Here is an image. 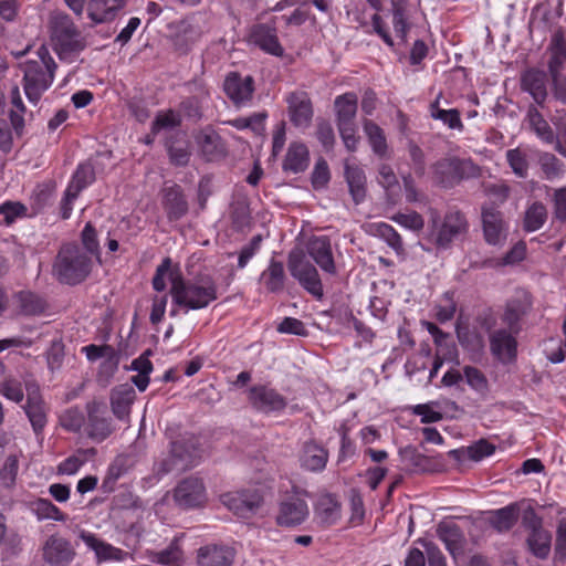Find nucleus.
<instances>
[{"label":"nucleus","mask_w":566,"mask_h":566,"mask_svg":"<svg viewBox=\"0 0 566 566\" xmlns=\"http://www.w3.org/2000/svg\"><path fill=\"white\" fill-rule=\"evenodd\" d=\"M14 302L19 314L23 316H40L45 313L48 308L46 300L30 290H22L14 294Z\"/></svg>","instance_id":"c756f323"},{"label":"nucleus","mask_w":566,"mask_h":566,"mask_svg":"<svg viewBox=\"0 0 566 566\" xmlns=\"http://www.w3.org/2000/svg\"><path fill=\"white\" fill-rule=\"evenodd\" d=\"M87 453H95L94 449H80L76 453L67 457L64 459L60 464L57 465V473L59 474H65V475H73L80 471V469L85 464L87 461L86 454Z\"/></svg>","instance_id":"8fccbe9b"},{"label":"nucleus","mask_w":566,"mask_h":566,"mask_svg":"<svg viewBox=\"0 0 566 566\" xmlns=\"http://www.w3.org/2000/svg\"><path fill=\"white\" fill-rule=\"evenodd\" d=\"M135 399V390L133 387L124 385L115 388L111 396V406L113 413L123 419L129 413L130 405Z\"/></svg>","instance_id":"ea45409f"},{"label":"nucleus","mask_w":566,"mask_h":566,"mask_svg":"<svg viewBox=\"0 0 566 566\" xmlns=\"http://www.w3.org/2000/svg\"><path fill=\"white\" fill-rule=\"evenodd\" d=\"M547 73L538 69L526 70L521 77V86L533 97L534 102L543 107L547 98Z\"/></svg>","instance_id":"5701e85b"},{"label":"nucleus","mask_w":566,"mask_h":566,"mask_svg":"<svg viewBox=\"0 0 566 566\" xmlns=\"http://www.w3.org/2000/svg\"><path fill=\"white\" fill-rule=\"evenodd\" d=\"M82 249L91 258L95 256L101 261V247L98 233L92 222H87L80 234Z\"/></svg>","instance_id":"de8ad7c7"},{"label":"nucleus","mask_w":566,"mask_h":566,"mask_svg":"<svg viewBox=\"0 0 566 566\" xmlns=\"http://www.w3.org/2000/svg\"><path fill=\"white\" fill-rule=\"evenodd\" d=\"M522 526L528 534L544 528V521L543 517L537 514L535 509L528 505L522 513Z\"/></svg>","instance_id":"e2e57ef3"},{"label":"nucleus","mask_w":566,"mask_h":566,"mask_svg":"<svg viewBox=\"0 0 566 566\" xmlns=\"http://www.w3.org/2000/svg\"><path fill=\"white\" fill-rule=\"evenodd\" d=\"M433 174L439 185L443 188H452L463 179L478 176L479 168L471 159L447 157L434 164Z\"/></svg>","instance_id":"423d86ee"},{"label":"nucleus","mask_w":566,"mask_h":566,"mask_svg":"<svg viewBox=\"0 0 566 566\" xmlns=\"http://www.w3.org/2000/svg\"><path fill=\"white\" fill-rule=\"evenodd\" d=\"M106 407L99 402L93 401L87 403V436L97 442L107 439L112 432L113 427L111 419L106 417Z\"/></svg>","instance_id":"aec40b11"},{"label":"nucleus","mask_w":566,"mask_h":566,"mask_svg":"<svg viewBox=\"0 0 566 566\" xmlns=\"http://www.w3.org/2000/svg\"><path fill=\"white\" fill-rule=\"evenodd\" d=\"M437 536L453 558L463 554L465 538L458 524L449 521L440 522L437 527Z\"/></svg>","instance_id":"393cba45"},{"label":"nucleus","mask_w":566,"mask_h":566,"mask_svg":"<svg viewBox=\"0 0 566 566\" xmlns=\"http://www.w3.org/2000/svg\"><path fill=\"white\" fill-rule=\"evenodd\" d=\"M170 281L169 294L172 304L185 314L190 311L207 308L219 297V289L211 275H201L186 279L178 264L172 265L170 258H165L157 266L151 280L156 292H164L167 287L165 277Z\"/></svg>","instance_id":"f257e3e1"},{"label":"nucleus","mask_w":566,"mask_h":566,"mask_svg":"<svg viewBox=\"0 0 566 566\" xmlns=\"http://www.w3.org/2000/svg\"><path fill=\"white\" fill-rule=\"evenodd\" d=\"M92 265V258L76 242H67L61 245L52 272L60 283L76 285L90 275Z\"/></svg>","instance_id":"7ed1b4c3"},{"label":"nucleus","mask_w":566,"mask_h":566,"mask_svg":"<svg viewBox=\"0 0 566 566\" xmlns=\"http://www.w3.org/2000/svg\"><path fill=\"white\" fill-rule=\"evenodd\" d=\"M306 250L322 271L331 275L336 274L337 270L332 252V244L327 235L312 237L306 244Z\"/></svg>","instance_id":"412c9836"},{"label":"nucleus","mask_w":566,"mask_h":566,"mask_svg":"<svg viewBox=\"0 0 566 566\" xmlns=\"http://www.w3.org/2000/svg\"><path fill=\"white\" fill-rule=\"evenodd\" d=\"M289 117L293 126L307 128L313 119L314 108L308 93L296 91L285 97Z\"/></svg>","instance_id":"ddd939ff"},{"label":"nucleus","mask_w":566,"mask_h":566,"mask_svg":"<svg viewBox=\"0 0 566 566\" xmlns=\"http://www.w3.org/2000/svg\"><path fill=\"white\" fill-rule=\"evenodd\" d=\"M430 109L432 118L443 122L451 129H463V123L458 109H442L439 107L438 101L431 104Z\"/></svg>","instance_id":"3c124183"},{"label":"nucleus","mask_w":566,"mask_h":566,"mask_svg":"<svg viewBox=\"0 0 566 566\" xmlns=\"http://www.w3.org/2000/svg\"><path fill=\"white\" fill-rule=\"evenodd\" d=\"M163 208L169 221H177L188 212V202L179 185L163 189Z\"/></svg>","instance_id":"a878e982"},{"label":"nucleus","mask_w":566,"mask_h":566,"mask_svg":"<svg viewBox=\"0 0 566 566\" xmlns=\"http://www.w3.org/2000/svg\"><path fill=\"white\" fill-rule=\"evenodd\" d=\"M518 334L507 328L495 329L490 335V349L492 355L503 364L512 363L517 357Z\"/></svg>","instance_id":"6ab92c4d"},{"label":"nucleus","mask_w":566,"mask_h":566,"mask_svg":"<svg viewBox=\"0 0 566 566\" xmlns=\"http://www.w3.org/2000/svg\"><path fill=\"white\" fill-rule=\"evenodd\" d=\"M506 159L513 172L518 177L527 175L528 161L526 154L518 148L510 149L506 151Z\"/></svg>","instance_id":"6e6d98bb"},{"label":"nucleus","mask_w":566,"mask_h":566,"mask_svg":"<svg viewBox=\"0 0 566 566\" xmlns=\"http://www.w3.org/2000/svg\"><path fill=\"white\" fill-rule=\"evenodd\" d=\"M196 446L191 438L171 441L170 457L163 462V471H184L196 465Z\"/></svg>","instance_id":"9d476101"},{"label":"nucleus","mask_w":566,"mask_h":566,"mask_svg":"<svg viewBox=\"0 0 566 566\" xmlns=\"http://www.w3.org/2000/svg\"><path fill=\"white\" fill-rule=\"evenodd\" d=\"M237 549L223 543L206 544L197 549V566H232Z\"/></svg>","instance_id":"dca6fc26"},{"label":"nucleus","mask_w":566,"mask_h":566,"mask_svg":"<svg viewBox=\"0 0 566 566\" xmlns=\"http://www.w3.org/2000/svg\"><path fill=\"white\" fill-rule=\"evenodd\" d=\"M148 557L151 563L161 566L185 565V552L178 538H174L166 548L151 552Z\"/></svg>","instance_id":"f704fd0d"},{"label":"nucleus","mask_w":566,"mask_h":566,"mask_svg":"<svg viewBox=\"0 0 566 566\" xmlns=\"http://www.w3.org/2000/svg\"><path fill=\"white\" fill-rule=\"evenodd\" d=\"M251 406L264 415H279L287 407V399L269 385H254L248 391Z\"/></svg>","instance_id":"6e6552de"},{"label":"nucleus","mask_w":566,"mask_h":566,"mask_svg":"<svg viewBox=\"0 0 566 566\" xmlns=\"http://www.w3.org/2000/svg\"><path fill=\"white\" fill-rule=\"evenodd\" d=\"M457 312V304L453 300V294L450 292L444 293L443 303L434 306L436 319L443 324L451 321Z\"/></svg>","instance_id":"5fc2aeb1"},{"label":"nucleus","mask_w":566,"mask_h":566,"mask_svg":"<svg viewBox=\"0 0 566 566\" xmlns=\"http://www.w3.org/2000/svg\"><path fill=\"white\" fill-rule=\"evenodd\" d=\"M316 515L324 526L335 525L342 517V504L337 496L325 493L318 497Z\"/></svg>","instance_id":"2f4dec72"},{"label":"nucleus","mask_w":566,"mask_h":566,"mask_svg":"<svg viewBox=\"0 0 566 566\" xmlns=\"http://www.w3.org/2000/svg\"><path fill=\"white\" fill-rule=\"evenodd\" d=\"M31 512L39 521L53 520L56 522H65L67 515L63 513L55 504L44 497H38L30 503Z\"/></svg>","instance_id":"c03bdc74"},{"label":"nucleus","mask_w":566,"mask_h":566,"mask_svg":"<svg viewBox=\"0 0 566 566\" xmlns=\"http://www.w3.org/2000/svg\"><path fill=\"white\" fill-rule=\"evenodd\" d=\"M284 281L283 263L272 259L269 266L261 273V282L270 293H277L283 290Z\"/></svg>","instance_id":"a19ab883"},{"label":"nucleus","mask_w":566,"mask_h":566,"mask_svg":"<svg viewBox=\"0 0 566 566\" xmlns=\"http://www.w3.org/2000/svg\"><path fill=\"white\" fill-rule=\"evenodd\" d=\"M345 178L350 196L356 205L363 202L366 197V176L357 165L345 164Z\"/></svg>","instance_id":"c9c22d12"},{"label":"nucleus","mask_w":566,"mask_h":566,"mask_svg":"<svg viewBox=\"0 0 566 566\" xmlns=\"http://www.w3.org/2000/svg\"><path fill=\"white\" fill-rule=\"evenodd\" d=\"M51 38L60 55H70L84 49V43L74 22L64 13L52 15Z\"/></svg>","instance_id":"20e7f679"},{"label":"nucleus","mask_w":566,"mask_h":566,"mask_svg":"<svg viewBox=\"0 0 566 566\" xmlns=\"http://www.w3.org/2000/svg\"><path fill=\"white\" fill-rule=\"evenodd\" d=\"M75 557L72 543L59 535H50L42 546V558L50 566H67Z\"/></svg>","instance_id":"9b49d317"},{"label":"nucleus","mask_w":566,"mask_h":566,"mask_svg":"<svg viewBox=\"0 0 566 566\" xmlns=\"http://www.w3.org/2000/svg\"><path fill=\"white\" fill-rule=\"evenodd\" d=\"M223 91L233 105L240 107L252 99L254 80L251 75L243 77L238 72H230L224 78Z\"/></svg>","instance_id":"a211bd4d"},{"label":"nucleus","mask_w":566,"mask_h":566,"mask_svg":"<svg viewBox=\"0 0 566 566\" xmlns=\"http://www.w3.org/2000/svg\"><path fill=\"white\" fill-rule=\"evenodd\" d=\"M57 65L49 50L41 45L36 59H29L20 64L23 72V90L30 103L36 105L53 81Z\"/></svg>","instance_id":"f03ea898"},{"label":"nucleus","mask_w":566,"mask_h":566,"mask_svg":"<svg viewBox=\"0 0 566 566\" xmlns=\"http://www.w3.org/2000/svg\"><path fill=\"white\" fill-rule=\"evenodd\" d=\"M126 6V0H90L87 13L95 23L113 21Z\"/></svg>","instance_id":"c85d7f7f"},{"label":"nucleus","mask_w":566,"mask_h":566,"mask_svg":"<svg viewBox=\"0 0 566 566\" xmlns=\"http://www.w3.org/2000/svg\"><path fill=\"white\" fill-rule=\"evenodd\" d=\"M391 220L398 223L399 226L412 231H420L424 227V220L422 216L416 211H411L408 213H396L391 218Z\"/></svg>","instance_id":"052dcab7"},{"label":"nucleus","mask_w":566,"mask_h":566,"mask_svg":"<svg viewBox=\"0 0 566 566\" xmlns=\"http://www.w3.org/2000/svg\"><path fill=\"white\" fill-rule=\"evenodd\" d=\"M198 145L203 157L208 161L224 155V145L220 135L213 130H202L197 137Z\"/></svg>","instance_id":"4c0bfd02"},{"label":"nucleus","mask_w":566,"mask_h":566,"mask_svg":"<svg viewBox=\"0 0 566 566\" xmlns=\"http://www.w3.org/2000/svg\"><path fill=\"white\" fill-rule=\"evenodd\" d=\"M392 28L402 44L407 43L411 29L408 3L405 0H391Z\"/></svg>","instance_id":"e433bc0d"},{"label":"nucleus","mask_w":566,"mask_h":566,"mask_svg":"<svg viewBox=\"0 0 566 566\" xmlns=\"http://www.w3.org/2000/svg\"><path fill=\"white\" fill-rule=\"evenodd\" d=\"M165 148L172 165L178 167L188 165L191 157L189 143L180 134L169 135L165 140Z\"/></svg>","instance_id":"72a5a7b5"},{"label":"nucleus","mask_w":566,"mask_h":566,"mask_svg":"<svg viewBox=\"0 0 566 566\" xmlns=\"http://www.w3.org/2000/svg\"><path fill=\"white\" fill-rule=\"evenodd\" d=\"M363 128L373 151L380 158L386 157L388 144L384 129L371 119H365L363 122Z\"/></svg>","instance_id":"79ce46f5"},{"label":"nucleus","mask_w":566,"mask_h":566,"mask_svg":"<svg viewBox=\"0 0 566 566\" xmlns=\"http://www.w3.org/2000/svg\"><path fill=\"white\" fill-rule=\"evenodd\" d=\"M221 502L239 517L252 516L263 503V495L256 488L227 492Z\"/></svg>","instance_id":"1a4fd4ad"},{"label":"nucleus","mask_w":566,"mask_h":566,"mask_svg":"<svg viewBox=\"0 0 566 566\" xmlns=\"http://www.w3.org/2000/svg\"><path fill=\"white\" fill-rule=\"evenodd\" d=\"M181 116L175 109L159 111L151 123V134L158 135L164 129H172L181 125Z\"/></svg>","instance_id":"09e8293b"},{"label":"nucleus","mask_w":566,"mask_h":566,"mask_svg":"<svg viewBox=\"0 0 566 566\" xmlns=\"http://www.w3.org/2000/svg\"><path fill=\"white\" fill-rule=\"evenodd\" d=\"M249 41L271 55L282 56L284 53L274 21L252 25L249 31Z\"/></svg>","instance_id":"2eb2a0df"},{"label":"nucleus","mask_w":566,"mask_h":566,"mask_svg":"<svg viewBox=\"0 0 566 566\" xmlns=\"http://www.w3.org/2000/svg\"><path fill=\"white\" fill-rule=\"evenodd\" d=\"M455 333L460 345L465 350L480 353L483 349L484 339L476 329H471L469 326L457 324Z\"/></svg>","instance_id":"49530a36"},{"label":"nucleus","mask_w":566,"mask_h":566,"mask_svg":"<svg viewBox=\"0 0 566 566\" xmlns=\"http://www.w3.org/2000/svg\"><path fill=\"white\" fill-rule=\"evenodd\" d=\"M555 556L559 560L566 558V518H562L557 523L555 538Z\"/></svg>","instance_id":"774afa93"},{"label":"nucleus","mask_w":566,"mask_h":566,"mask_svg":"<svg viewBox=\"0 0 566 566\" xmlns=\"http://www.w3.org/2000/svg\"><path fill=\"white\" fill-rule=\"evenodd\" d=\"M469 229L465 216L459 210H449L439 227L436 237L438 248H449L450 244L464 234Z\"/></svg>","instance_id":"4468645a"},{"label":"nucleus","mask_w":566,"mask_h":566,"mask_svg":"<svg viewBox=\"0 0 566 566\" xmlns=\"http://www.w3.org/2000/svg\"><path fill=\"white\" fill-rule=\"evenodd\" d=\"M331 180V171L325 159L319 158L314 166L311 181L315 189L325 187Z\"/></svg>","instance_id":"680f3d73"},{"label":"nucleus","mask_w":566,"mask_h":566,"mask_svg":"<svg viewBox=\"0 0 566 566\" xmlns=\"http://www.w3.org/2000/svg\"><path fill=\"white\" fill-rule=\"evenodd\" d=\"M526 546L530 553L538 559H546L552 551V534L545 527L528 533Z\"/></svg>","instance_id":"58836bf2"},{"label":"nucleus","mask_w":566,"mask_h":566,"mask_svg":"<svg viewBox=\"0 0 566 566\" xmlns=\"http://www.w3.org/2000/svg\"><path fill=\"white\" fill-rule=\"evenodd\" d=\"M24 389L25 387L23 388V385L22 382L17 379V378H6L1 384H0V394L13 401V402H21L24 398Z\"/></svg>","instance_id":"864d4df0"},{"label":"nucleus","mask_w":566,"mask_h":566,"mask_svg":"<svg viewBox=\"0 0 566 566\" xmlns=\"http://www.w3.org/2000/svg\"><path fill=\"white\" fill-rule=\"evenodd\" d=\"M287 269L290 274L300 285L313 297L321 301L324 296L323 283L317 269L304 259L301 250H293L289 253Z\"/></svg>","instance_id":"39448f33"},{"label":"nucleus","mask_w":566,"mask_h":566,"mask_svg":"<svg viewBox=\"0 0 566 566\" xmlns=\"http://www.w3.org/2000/svg\"><path fill=\"white\" fill-rule=\"evenodd\" d=\"M531 306L532 301L526 293L510 300L502 315V322L506 325L507 329L518 334L521 332V319L527 314Z\"/></svg>","instance_id":"bb28decb"},{"label":"nucleus","mask_w":566,"mask_h":566,"mask_svg":"<svg viewBox=\"0 0 566 566\" xmlns=\"http://www.w3.org/2000/svg\"><path fill=\"white\" fill-rule=\"evenodd\" d=\"M96 179L95 167L91 160L80 163L73 172L67 187L74 192H82L84 189L94 184Z\"/></svg>","instance_id":"37998d69"},{"label":"nucleus","mask_w":566,"mask_h":566,"mask_svg":"<svg viewBox=\"0 0 566 566\" xmlns=\"http://www.w3.org/2000/svg\"><path fill=\"white\" fill-rule=\"evenodd\" d=\"M310 166V151L302 142H292L284 157L282 169L287 174L304 172Z\"/></svg>","instance_id":"cd10ccee"},{"label":"nucleus","mask_w":566,"mask_h":566,"mask_svg":"<svg viewBox=\"0 0 566 566\" xmlns=\"http://www.w3.org/2000/svg\"><path fill=\"white\" fill-rule=\"evenodd\" d=\"M175 502L182 509L202 506L207 501L206 488L198 478H187L174 490Z\"/></svg>","instance_id":"f8f14e48"},{"label":"nucleus","mask_w":566,"mask_h":566,"mask_svg":"<svg viewBox=\"0 0 566 566\" xmlns=\"http://www.w3.org/2000/svg\"><path fill=\"white\" fill-rule=\"evenodd\" d=\"M27 208L20 202L4 201L0 205V216L6 224H11L17 218L25 214Z\"/></svg>","instance_id":"0e129e2a"},{"label":"nucleus","mask_w":566,"mask_h":566,"mask_svg":"<svg viewBox=\"0 0 566 566\" xmlns=\"http://www.w3.org/2000/svg\"><path fill=\"white\" fill-rule=\"evenodd\" d=\"M337 129L345 148L350 153L356 151L360 139L356 123L338 125Z\"/></svg>","instance_id":"4d7b16f0"},{"label":"nucleus","mask_w":566,"mask_h":566,"mask_svg":"<svg viewBox=\"0 0 566 566\" xmlns=\"http://www.w3.org/2000/svg\"><path fill=\"white\" fill-rule=\"evenodd\" d=\"M547 220V209L539 201L533 202L525 211L523 219V229L526 232L539 230Z\"/></svg>","instance_id":"a18cd8bd"},{"label":"nucleus","mask_w":566,"mask_h":566,"mask_svg":"<svg viewBox=\"0 0 566 566\" xmlns=\"http://www.w3.org/2000/svg\"><path fill=\"white\" fill-rule=\"evenodd\" d=\"M463 376L465 377L468 385L475 391L483 392L488 390V379L479 368L465 366L463 368Z\"/></svg>","instance_id":"bf43d9fd"},{"label":"nucleus","mask_w":566,"mask_h":566,"mask_svg":"<svg viewBox=\"0 0 566 566\" xmlns=\"http://www.w3.org/2000/svg\"><path fill=\"white\" fill-rule=\"evenodd\" d=\"M521 506L518 502H513L504 507L490 512L489 523L497 533L511 531L518 521Z\"/></svg>","instance_id":"7c9ffc66"},{"label":"nucleus","mask_w":566,"mask_h":566,"mask_svg":"<svg viewBox=\"0 0 566 566\" xmlns=\"http://www.w3.org/2000/svg\"><path fill=\"white\" fill-rule=\"evenodd\" d=\"M27 403L23 407L25 415L31 422L36 436L41 434L48 423L44 401L41 397L40 387L33 381L25 382Z\"/></svg>","instance_id":"f3484780"},{"label":"nucleus","mask_w":566,"mask_h":566,"mask_svg":"<svg viewBox=\"0 0 566 566\" xmlns=\"http://www.w3.org/2000/svg\"><path fill=\"white\" fill-rule=\"evenodd\" d=\"M379 184L386 189L388 197H390L391 192L396 189L399 190V182L392 168L389 165L382 164L379 167Z\"/></svg>","instance_id":"338daca9"},{"label":"nucleus","mask_w":566,"mask_h":566,"mask_svg":"<svg viewBox=\"0 0 566 566\" xmlns=\"http://www.w3.org/2000/svg\"><path fill=\"white\" fill-rule=\"evenodd\" d=\"M18 471V457L14 454L8 455L3 462V465L0 468V482L2 486L11 489L15 484Z\"/></svg>","instance_id":"603ef678"},{"label":"nucleus","mask_w":566,"mask_h":566,"mask_svg":"<svg viewBox=\"0 0 566 566\" xmlns=\"http://www.w3.org/2000/svg\"><path fill=\"white\" fill-rule=\"evenodd\" d=\"M402 180L406 200L409 203H418L422 206H427L429 203L428 196L417 189L416 182L410 174L403 176Z\"/></svg>","instance_id":"13d9d810"},{"label":"nucleus","mask_w":566,"mask_h":566,"mask_svg":"<svg viewBox=\"0 0 566 566\" xmlns=\"http://www.w3.org/2000/svg\"><path fill=\"white\" fill-rule=\"evenodd\" d=\"M61 424L70 432H78L84 424V416L77 409H69L61 417Z\"/></svg>","instance_id":"69168bd1"},{"label":"nucleus","mask_w":566,"mask_h":566,"mask_svg":"<svg viewBox=\"0 0 566 566\" xmlns=\"http://www.w3.org/2000/svg\"><path fill=\"white\" fill-rule=\"evenodd\" d=\"M336 126L356 123L358 97L354 92H346L336 96L334 101Z\"/></svg>","instance_id":"473e14b6"},{"label":"nucleus","mask_w":566,"mask_h":566,"mask_svg":"<svg viewBox=\"0 0 566 566\" xmlns=\"http://www.w3.org/2000/svg\"><path fill=\"white\" fill-rule=\"evenodd\" d=\"M305 494V492H301L293 488L292 493L280 502L279 512L275 518L279 526L294 527L301 525L307 520L310 510L307 502L303 497Z\"/></svg>","instance_id":"0eeeda50"},{"label":"nucleus","mask_w":566,"mask_h":566,"mask_svg":"<svg viewBox=\"0 0 566 566\" xmlns=\"http://www.w3.org/2000/svg\"><path fill=\"white\" fill-rule=\"evenodd\" d=\"M298 460L304 470L322 472L328 461V451L315 440H310L303 443Z\"/></svg>","instance_id":"b1692460"},{"label":"nucleus","mask_w":566,"mask_h":566,"mask_svg":"<svg viewBox=\"0 0 566 566\" xmlns=\"http://www.w3.org/2000/svg\"><path fill=\"white\" fill-rule=\"evenodd\" d=\"M482 224L484 238L489 244L499 245L506 240L507 229L502 212L496 208H482Z\"/></svg>","instance_id":"4be33fe9"}]
</instances>
